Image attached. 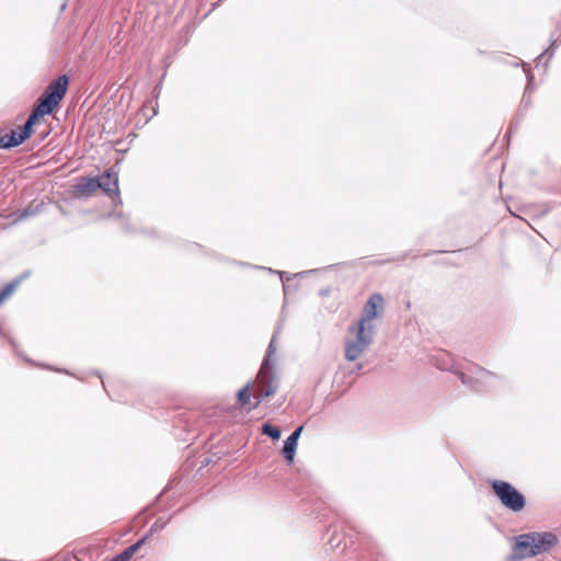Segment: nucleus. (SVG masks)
<instances>
[{
	"label": "nucleus",
	"mask_w": 561,
	"mask_h": 561,
	"mask_svg": "<svg viewBox=\"0 0 561 561\" xmlns=\"http://www.w3.org/2000/svg\"><path fill=\"white\" fill-rule=\"evenodd\" d=\"M383 311V297L375 293L366 301L362 317L348 328L345 339V358L356 360L371 344L374 336L373 321Z\"/></svg>",
	"instance_id": "obj_2"
},
{
	"label": "nucleus",
	"mask_w": 561,
	"mask_h": 561,
	"mask_svg": "<svg viewBox=\"0 0 561 561\" xmlns=\"http://www.w3.org/2000/svg\"><path fill=\"white\" fill-rule=\"evenodd\" d=\"M100 187V183L98 179L90 178V179H82L81 182H79L76 185V192L79 195L90 196L93 193H95Z\"/></svg>",
	"instance_id": "obj_8"
},
{
	"label": "nucleus",
	"mask_w": 561,
	"mask_h": 561,
	"mask_svg": "<svg viewBox=\"0 0 561 561\" xmlns=\"http://www.w3.org/2000/svg\"><path fill=\"white\" fill-rule=\"evenodd\" d=\"M301 432H302V426H299L285 440V444L283 447V454L288 463H291L294 461L295 451L297 448V442H298V438H299Z\"/></svg>",
	"instance_id": "obj_6"
},
{
	"label": "nucleus",
	"mask_w": 561,
	"mask_h": 561,
	"mask_svg": "<svg viewBox=\"0 0 561 561\" xmlns=\"http://www.w3.org/2000/svg\"><path fill=\"white\" fill-rule=\"evenodd\" d=\"M491 486L501 503L513 512H520L526 505L525 496L512 484L503 480H494Z\"/></svg>",
	"instance_id": "obj_4"
},
{
	"label": "nucleus",
	"mask_w": 561,
	"mask_h": 561,
	"mask_svg": "<svg viewBox=\"0 0 561 561\" xmlns=\"http://www.w3.org/2000/svg\"><path fill=\"white\" fill-rule=\"evenodd\" d=\"M277 386L274 383V377L266 364L262 365L255 382L253 385L254 403L250 410L256 409L264 398L275 393Z\"/></svg>",
	"instance_id": "obj_5"
},
{
	"label": "nucleus",
	"mask_w": 561,
	"mask_h": 561,
	"mask_svg": "<svg viewBox=\"0 0 561 561\" xmlns=\"http://www.w3.org/2000/svg\"><path fill=\"white\" fill-rule=\"evenodd\" d=\"M144 542L145 538L126 548L122 553L114 557L111 561H129L133 558V556L139 550V548L144 545Z\"/></svg>",
	"instance_id": "obj_9"
},
{
	"label": "nucleus",
	"mask_w": 561,
	"mask_h": 561,
	"mask_svg": "<svg viewBox=\"0 0 561 561\" xmlns=\"http://www.w3.org/2000/svg\"><path fill=\"white\" fill-rule=\"evenodd\" d=\"M34 213H35V210L32 209V205H28L27 208H25L21 213H18L14 215L15 217L13 219V222L20 221V220L26 218L27 216L33 215Z\"/></svg>",
	"instance_id": "obj_13"
},
{
	"label": "nucleus",
	"mask_w": 561,
	"mask_h": 561,
	"mask_svg": "<svg viewBox=\"0 0 561 561\" xmlns=\"http://www.w3.org/2000/svg\"><path fill=\"white\" fill-rule=\"evenodd\" d=\"M556 543L557 537L551 533L520 535L517 538L514 552L519 559H525L548 551Z\"/></svg>",
	"instance_id": "obj_3"
},
{
	"label": "nucleus",
	"mask_w": 561,
	"mask_h": 561,
	"mask_svg": "<svg viewBox=\"0 0 561 561\" xmlns=\"http://www.w3.org/2000/svg\"><path fill=\"white\" fill-rule=\"evenodd\" d=\"M21 284V279H14L3 286L0 290V306L3 305L18 289Z\"/></svg>",
	"instance_id": "obj_10"
},
{
	"label": "nucleus",
	"mask_w": 561,
	"mask_h": 561,
	"mask_svg": "<svg viewBox=\"0 0 561 561\" xmlns=\"http://www.w3.org/2000/svg\"><path fill=\"white\" fill-rule=\"evenodd\" d=\"M251 390L249 386L243 387L238 392V402L240 405H245L251 402Z\"/></svg>",
	"instance_id": "obj_11"
},
{
	"label": "nucleus",
	"mask_w": 561,
	"mask_h": 561,
	"mask_svg": "<svg viewBox=\"0 0 561 561\" xmlns=\"http://www.w3.org/2000/svg\"><path fill=\"white\" fill-rule=\"evenodd\" d=\"M262 433L270 436L272 439H278L280 437V431L268 423L262 426Z\"/></svg>",
	"instance_id": "obj_12"
},
{
	"label": "nucleus",
	"mask_w": 561,
	"mask_h": 561,
	"mask_svg": "<svg viewBox=\"0 0 561 561\" xmlns=\"http://www.w3.org/2000/svg\"><path fill=\"white\" fill-rule=\"evenodd\" d=\"M69 79L66 75L59 76L51 81L34 107L30 117L22 127L12 129L10 133L0 136V148H12L21 145L34 133L33 127L42 123L45 115L54 112L67 93Z\"/></svg>",
	"instance_id": "obj_1"
},
{
	"label": "nucleus",
	"mask_w": 561,
	"mask_h": 561,
	"mask_svg": "<svg viewBox=\"0 0 561 561\" xmlns=\"http://www.w3.org/2000/svg\"><path fill=\"white\" fill-rule=\"evenodd\" d=\"M100 187L108 195L118 193V176L116 173L105 172L98 179Z\"/></svg>",
	"instance_id": "obj_7"
}]
</instances>
